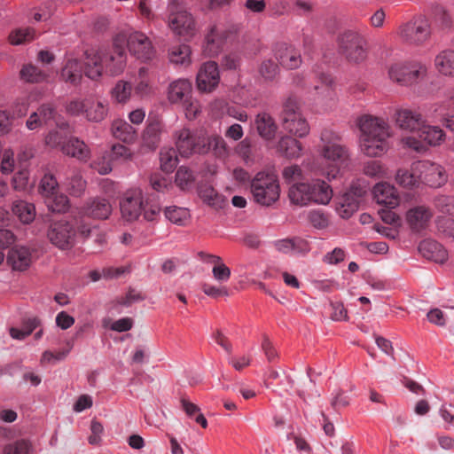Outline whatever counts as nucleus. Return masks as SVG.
<instances>
[{"mask_svg": "<svg viewBox=\"0 0 454 454\" xmlns=\"http://www.w3.org/2000/svg\"><path fill=\"white\" fill-rule=\"evenodd\" d=\"M85 56L84 74L90 79H98L104 71L117 75L126 67L125 42L116 38L111 49L87 51Z\"/></svg>", "mask_w": 454, "mask_h": 454, "instance_id": "1", "label": "nucleus"}, {"mask_svg": "<svg viewBox=\"0 0 454 454\" xmlns=\"http://www.w3.org/2000/svg\"><path fill=\"white\" fill-rule=\"evenodd\" d=\"M319 138L317 147L323 160L319 173L328 180L335 179L340 169L348 164V150L341 144L340 135L331 129H322Z\"/></svg>", "mask_w": 454, "mask_h": 454, "instance_id": "2", "label": "nucleus"}, {"mask_svg": "<svg viewBox=\"0 0 454 454\" xmlns=\"http://www.w3.org/2000/svg\"><path fill=\"white\" fill-rule=\"evenodd\" d=\"M361 131L360 149L368 157H380L388 150L387 139L390 137V128L383 119L372 115H364L358 119Z\"/></svg>", "mask_w": 454, "mask_h": 454, "instance_id": "3", "label": "nucleus"}, {"mask_svg": "<svg viewBox=\"0 0 454 454\" xmlns=\"http://www.w3.org/2000/svg\"><path fill=\"white\" fill-rule=\"evenodd\" d=\"M294 83L298 87L307 89L308 93L317 104H325L334 98L332 88L333 79L324 72L313 71L308 77L296 74L294 77Z\"/></svg>", "mask_w": 454, "mask_h": 454, "instance_id": "4", "label": "nucleus"}, {"mask_svg": "<svg viewBox=\"0 0 454 454\" xmlns=\"http://www.w3.org/2000/svg\"><path fill=\"white\" fill-rule=\"evenodd\" d=\"M339 53L349 63L360 64L368 56V43L358 31L347 29L336 39Z\"/></svg>", "mask_w": 454, "mask_h": 454, "instance_id": "5", "label": "nucleus"}, {"mask_svg": "<svg viewBox=\"0 0 454 454\" xmlns=\"http://www.w3.org/2000/svg\"><path fill=\"white\" fill-rule=\"evenodd\" d=\"M389 79L401 86H412L424 80L427 74V66L419 60H400L388 67Z\"/></svg>", "mask_w": 454, "mask_h": 454, "instance_id": "6", "label": "nucleus"}, {"mask_svg": "<svg viewBox=\"0 0 454 454\" xmlns=\"http://www.w3.org/2000/svg\"><path fill=\"white\" fill-rule=\"evenodd\" d=\"M281 121L283 129L292 136L302 138L309 134V124L301 114L299 100L295 97H288L283 103Z\"/></svg>", "mask_w": 454, "mask_h": 454, "instance_id": "7", "label": "nucleus"}, {"mask_svg": "<svg viewBox=\"0 0 454 454\" xmlns=\"http://www.w3.org/2000/svg\"><path fill=\"white\" fill-rule=\"evenodd\" d=\"M250 188L254 201L262 206L274 204L280 196L278 180L273 173H257L250 181Z\"/></svg>", "mask_w": 454, "mask_h": 454, "instance_id": "8", "label": "nucleus"}, {"mask_svg": "<svg viewBox=\"0 0 454 454\" xmlns=\"http://www.w3.org/2000/svg\"><path fill=\"white\" fill-rule=\"evenodd\" d=\"M400 38L411 45H422L431 36V25L429 20L423 15L413 18L398 28Z\"/></svg>", "mask_w": 454, "mask_h": 454, "instance_id": "9", "label": "nucleus"}, {"mask_svg": "<svg viewBox=\"0 0 454 454\" xmlns=\"http://www.w3.org/2000/svg\"><path fill=\"white\" fill-rule=\"evenodd\" d=\"M205 133L192 131L183 128L174 133L175 145L178 153L184 158L192 154H205L207 147L204 141Z\"/></svg>", "mask_w": 454, "mask_h": 454, "instance_id": "10", "label": "nucleus"}, {"mask_svg": "<svg viewBox=\"0 0 454 454\" xmlns=\"http://www.w3.org/2000/svg\"><path fill=\"white\" fill-rule=\"evenodd\" d=\"M367 192V187L360 183H354L349 189L339 199L336 210L342 218H349L359 208L363 197Z\"/></svg>", "mask_w": 454, "mask_h": 454, "instance_id": "11", "label": "nucleus"}, {"mask_svg": "<svg viewBox=\"0 0 454 454\" xmlns=\"http://www.w3.org/2000/svg\"><path fill=\"white\" fill-rule=\"evenodd\" d=\"M414 171L419 176L420 184H425L431 187H441L448 180L443 167L429 160L414 162Z\"/></svg>", "mask_w": 454, "mask_h": 454, "instance_id": "12", "label": "nucleus"}, {"mask_svg": "<svg viewBox=\"0 0 454 454\" xmlns=\"http://www.w3.org/2000/svg\"><path fill=\"white\" fill-rule=\"evenodd\" d=\"M75 235L74 225L66 221L51 223L47 232L51 243L61 250H68L74 247Z\"/></svg>", "mask_w": 454, "mask_h": 454, "instance_id": "13", "label": "nucleus"}, {"mask_svg": "<svg viewBox=\"0 0 454 454\" xmlns=\"http://www.w3.org/2000/svg\"><path fill=\"white\" fill-rule=\"evenodd\" d=\"M168 27L174 34L191 38L196 33V22L193 16L184 10L171 11L168 16Z\"/></svg>", "mask_w": 454, "mask_h": 454, "instance_id": "14", "label": "nucleus"}, {"mask_svg": "<svg viewBox=\"0 0 454 454\" xmlns=\"http://www.w3.org/2000/svg\"><path fill=\"white\" fill-rule=\"evenodd\" d=\"M127 47L133 56L142 61H148L155 56L152 41L141 32L131 33L127 39Z\"/></svg>", "mask_w": 454, "mask_h": 454, "instance_id": "15", "label": "nucleus"}, {"mask_svg": "<svg viewBox=\"0 0 454 454\" xmlns=\"http://www.w3.org/2000/svg\"><path fill=\"white\" fill-rule=\"evenodd\" d=\"M143 193L138 188L127 191L120 202L122 217L132 222L140 215L143 207Z\"/></svg>", "mask_w": 454, "mask_h": 454, "instance_id": "16", "label": "nucleus"}, {"mask_svg": "<svg viewBox=\"0 0 454 454\" xmlns=\"http://www.w3.org/2000/svg\"><path fill=\"white\" fill-rule=\"evenodd\" d=\"M217 64L214 61L204 63L197 74V87L203 92H211L219 83Z\"/></svg>", "mask_w": 454, "mask_h": 454, "instance_id": "17", "label": "nucleus"}, {"mask_svg": "<svg viewBox=\"0 0 454 454\" xmlns=\"http://www.w3.org/2000/svg\"><path fill=\"white\" fill-rule=\"evenodd\" d=\"M80 213L95 219H106L112 213V206L106 199L92 198L85 202Z\"/></svg>", "mask_w": 454, "mask_h": 454, "instance_id": "18", "label": "nucleus"}, {"mask_svg": "<svg viewBox=\"0 0 454 454\" xmlns=\"http://www.w3.org/2000/svg\"><path fill=\"white\" fill-rule=\"evenodd\" d=\"M396 125L404 130L414 132L420 130L425 121L420 114L411 109H399L395 114Z\"/></svg>", "mask_w": 454, "mask_h": 454, "instance_id": "19", "label": "nucleus"}, {"mask_svg": "<svg viewBox=\"0 0 454 454\" xmlns=\"http://www.w3.org/2000/svg\"><path fill=\"white\" fill-rule=\"evenodd\" d=\"M373 196L378 204L387 207L394 208L400 203V197L394 185L382 182L377 184L373 188Z\"/></svg>", "mask_w": 454, "mask_h": 454, "instance_id": "20", "label": "nucleus"}, {"mask_svg": "<svg viewBox=\"0 0 454 454\" xmlns=\"http://www.w3.org/2000/svg\"><path fill=\"white\" fill-rule=\"evenodd\" d=\"M433 216L429 207L418 206L411 208L406 214L409 226L413 231L419 232L428 226Z\"/></svg>", "mask_w": 454, "mask_h": 454, "instance_id": "21", "label": "nucleus"}, {"mask_svg": "<svg viewBox=\"0 0 454 454\" xmlns=\"http://www.w3.org/2000/svg\"><path fill=\"white\" fill-rule=\"evenodd\" d=\"M57 112L51 104H43L33 112L27 121V127L33 130L43 125H48L51 121H56Z\"/></svg>", "mask_w": 454, "mask_h": 454, "instance_id": "22", "label": "nucleus"}, {"mask_svg": "<svg viewBox=\"0 0 454 454\" xmlns=\"http://www.w3.org/2000/svg\"><path fill=\"white\" fill-rule=\"evenodd\" d=\"M7 262L14 270H25L32 262V253L26 247H13L7 254Z\"/></svg>", "mask_w": 454, "mask_h": 454, "instance_id": "23", "label": "nucleus"}, {"mask_svg": "<svg viewBox=\"0 0 454 454\" xmlns=\"http://www.w3.org/2000/svg\"><path fill=\"white\" fill-rule=\"evenodd\" d=\"M276 58L280 65L287 69L298 68L301 64L300 51L293 45L281 44L276 51Z\"/></svg>", "mask_w": 454, "mask_h": 454, "instance_id": "24", "label": "nucleus"}, {"mask_svg": "<svg viewBox=\"0 0 454 454\" xmlns=\"http://www.w3.org/2000/svg\"><path fill=\"white\" fill-rule=\"evenodd\" d=\"M254 125L262 138L267 141L274 139L278 130V125L270 114L266 112L259 113L255 117Z\"/></svg>", "mask_w": 454, "mask_h": 454, "instance_id": "25", "label": "nucleus"}, {"mask_svg": "<svg viewBox=\"0 0 454 454\" xmlns=\"http://www.w3.org/2000/svg\"><path fill=\"white\" fill-rule=\"evenodd\" d=\"M64 154L76 158L81 161H87L90 152L87 145L77 137H70L61 147Z\"/></svg>", "mask_w": 454, "mask_h": 454, "instance_id": "26", "label": "nucleus"}, {"mask_svg": "<svg viewBox=\"0 0 454 454\" xmlns=\"http://www.w3.org/2000/svg\"><path fill=\"white\" fill-rule=\"evenodd\" d=\"M419 251L428 260L443 262L447 260V252L441 244L434 240L426 239L419 243Z\"/></svg>", "mask_w": 454, "mask_h": 454, "instance_id": "27", "label": "nucleus"}, {"mask_svg": "<svg viewBox=\"0 0 454 454\" xmlns=\"http://www.w3.org/2000/svg\"><path fill=\"white\" fill-rule=\"evenodd\" d=\"M434 66L442 75L454 77V50L441 51L434 58Z\"/></svg>", "mask_w": 454, "mask_h": 454, "instance_id": "28", "label": "nucleus"}, {"mask_svg": "<svg viewBox=\"0 0 454 454\" xmlns=\"http://www.w3.org/2000/svg\"><path fill=\"white\" fill-rule=\"evenodd\" d=\"M311 189V203L326 205L333 197V190L330 185L323 180L316 179L309 183Z\"/></svg>", "mask_w": 454, "mask_h": 454, "instance_id": "29", "label": "nucleus"}, {"mask_svg": "<svg viewBox=\"0 0 454 454\" xmlns=\"http://www.w3.org/2000/svg\"><path fill=\"white\" fill-rule=\"evenodd\" d=\"M192 84L186 79H178L168 87V99L171 103H183L191 97Z\"/></svg>", "mask_w": 454, "mask_h": 454, "instance_id": "30", "label": "nucleus"}, {"mask_svg": "<svg viewBox=\"0 0 454 454\" xmlns=\"http://www.w3.org/2000/svg\"><path fill=\"white\" fill-rule=\"evenodd\" d=\"M108 106L106 101L98 98H87L85 108V117L90 121L98 122L103 121L107 115Z\"/></svg>", "mask_w": 454, "mask_h": 454, "instance_id": "31", "label": "nucleus"}, {"mask_svg": "<svg viewBox=\"0 0 454 454\" xmlns=\"http://www.w3.org/2000/svg\"><path fill=\"white\" fill-rule=\"evenodd\" d=\"M309 183H296L289 188L288 197L292 204L304 207L311 203Z\"/></svg>", "mask_w": 454, "mask_h": 454, "instance_id": "32", "label": "nucleus"}, {"mask_svg": "<svg viewBox=\"0 0 454 454\" xmlns=\"http://www.w3.org/2000/svg\"><path fill=\"white\" fill-rule=\"evenodd\" d=\"M163 129V124L160 120L151 121L143 133V143L145 146L154 150L160 142V135Z\"/></svg>", "mask_w": 454, "mask_h": 454, "instance_id": "33", "label": "nucleus"}, {"mask_svg": "<svg viewBox=\"0 0 454 454\" xmlns=\"http://www.w3.org/2000/svg\"><path fill=\"white\" fill-rule=\"evenodd\" d=\"M61 79L65 82H69L72 85H78L82 78V66L74 59L67 60L60 74Z\"/></svg>", "mask_w": 454, "mask_h": 454, "instance_id": "34", "label": "nucleus"}, {"mask_svg": "<svg viewBox=\"0 0 454 454\" xmlns=\"http://www.w3.org/2000/svg\"><path fill=\"white\" fill-rule=\"evenodd\" d=\"M277 150L287 158H298L301 154L302 145L300 141L290 136H283L278 142Z\"/></svg>", "mask_w": 454, "mask_h": 454, "instance_id": "35", "label": "nucleus"}, {"mask_svg": "<svg viewBox=\"0 0 454 454\" xmlns=\"http://www.w3.org/2000/svg\"><path fill=\"white\" fill-rule=\"evenodd\" d=\"M114 137L124 143L130 144L136 140V129L124 120H115L112 124Z\"/></svg>", "mask_w": 454, "mask_h": 454, "instance_id": "36", "label": "nucleus"}, {"mask_svg": "<svg viewBox=\"0 0 454 454\" xmlns=\"http://www.w3.org/2000/svg\"><path fill=\"white\" fill-rule=\"evenodd\" d=\"M134 92L140 98L148 97L153 93V85L149 70L140 67L134 82Z\"/></svg>", "mask_w": 454, "mask_h": 454, "instance_id": "37", "label": "nucleus"}, {"mask_svg": "<svg viewBox=\"0 0 454 454\" xmlns=\"http://www.w3.org/2000/svg\"><path fill=\"white\" fill-rule=\"evenodd\" d=\"M205 146L207 147L205 154L212 152L214 155L220 159H224L229 154V148L224 139L218 135L204 136Z\"/></svg>", "mask_w": 454, "mask_h": 454, "instance_id": "38", "label": "nucleus"}, {"mask_svg": "<svg viewBox=\"0 0 454 454\" xmlns=\"http://www.w3.org/2000/svg\"><path fill=\"white\" fill-rule=\"evenodd\" d=\"M419 137L429 145H440L445 137L442 129L437 126L427 125L425 122L418 133Z\"/></svg>", "mask_w": 454, "mask_h": 454, "instance_id": "39", "label": "nucleus"}, {"mask_svg": "<svg viewBox=\"0 0 454 454\" xmlns=\"http://www.w3.org/2000/svg\"><path fill=\"white\" fill-rule=\"evenodd\" d=\"M63 184L71 195L79 197L85 190L86 182L82 179L78 170L72 169L67 174Z\"/></svg>", "mask_w": 454, "mask_h": 454, "instance_id": "40", "label": "nucleus"}, {"mask_svg": "<svg viewBox=\"0 0 454 454\" xmlns=\"http://www.w3.org/2000/svg\"><path fill=\"white\" fill-rule=\"evenodd\" d=\"M12 211L23 223H30L35 217L34 204L23 200L15 201L12 206Z\"/></svg>", "mask_w": 454, "mask_h": 454, "instance_id": "41", "label": "nucleus"}, {"mask_svg": "<svg viewBox=\"0 0 454 454\" xmlns=\"http://www.w3.org/2000/svg\"><path fill=\"white\" fill-rule=\"evenodd\" d=\"M397 184L404 188H414L420 184V179L414 171V162L410 169H399L395 176Z\"/></svg>", "mask_w": 454, "mask_h": 454, "instance_id": "42", "label": "nucleus"}, {"mask_svg": "<svg viewBox=\"0 0 454 454\" xmlns=\"http://www.w3.org/2000/svg\"><path fill=\"white\" fill-rule=\"evenodd\" d=\"M200 198L203 202L213 207H221L223 202V196L220 195L211 185L201 184L198 190Z\"/></svg>", "mask_w": 454, "mask_h": 454, "instance_id": "43", "label": "nucleus"}, {"mask_svg": "<svg viewBox=\"0 0 454 454\" xmlns=\"http://www.w3.org/2000/svg\"><path fill=\"white\" fill-rule=\"evenodd\" d=\"M223 43L222 31L217 27H213L206 37L204 51L208 56L216 55Z\"/></svg>", "mask_w": 454, "mask_h": 454, "instance_id": "44", "label": "nucleus"}, {"mask_svg": "<svg viewBox=\"0 0 454 454\" xmlns=\"http://www.w3.org/2000/svg\"><path fill=\"white\" fill-rule=\"evenodd\" d=\"M164 215L168 221L177 225H185L190 218V212L186 207L176 206L167 207Z\"/></svg>", "mask_w": 454, "mask_h": 454, "instance_id": "45", "label": "nucleus"}, {"mask_svg": "<svg viewBox=\"0 0 454 454\" xmlns=\"http://www.w3.org/2000/svg\"><path fill=\"white\" fill-rule=\"evenodd\" d=\"M431 16L434 23L442 30H450L453 26L451 16L442 5L434 6Z\"/></svg>", "mask_w": 454, "mask_h": 454, "instance_id": "46", "label": "nucleus"}, {"mask_svg": "<svg viewBox=\"0 0 454 454\" xmlns=\"http://www.w3.org/2000/svg\"><path fill=\"white\" fill-rule=\"evenodd\" d=\"M191 49L187 44H180L173 46L168 51L170 62L174 64L188 65L190 59Z\"/></svg>", "mask_w": 454, "mask_h": 454, "instance_id": "47", "label": "nucleus"}, {"mask_svg": "<svg viewBox=\"0 0 454 454\" xmlns=\"http://www.w3.org/2000/svg\"><path fill=\"white\" fill-rule=\"evenodd\" d=\"M34 446L29 440L20 439L6 444L3 454H34Z\"/></svg>", "mask_w": 454, "mask_h": 454, "instance_id": "48", "label": "nucleus"}, {"mask_svg": "<svg viewBox=\"0 0 454 454\" xmlns=\"http://www.w3.org/2000/svg\"><path fill=\"white\" fill-rule=\"evenodd\" d=\"M35 30L32 27L16 28L9 35V42L12 45H20L33 41Z\"/></svg>", "mask_w": 454, "mask_h": 454, "instance_id": "49", "label": "nucleus"}, {"mask_svg": "<svg viewBox=\"0 0 454 454\" xmlns=\"http://www.w3.org/2000/svg\"><path fill=\"white\" fill-rule=\"evenodd\" d=\"M56 124L60 129V131L52 130L49 132V134L45 137V143L47 145L52 148L59 147L61 149L62 145L67 143L66 137L64 136L62 131L68 128V124L65 121L59 123L57 121Z\"/></svg>", "mask_w": 454, "mask_h": 454, "instance_id": "50", "label": "nucleus"}, {"mask_svg": "<svg viewBox=\"0 0 454 454\" xmlns=\"http://www.w3.org/2000/svg\"><path fill=\"white\" fill-rule=\"evenodd\" d=\"M160 168L165 172H172L178 163L176 151L173 148H163L160 153Z\"/></svg>", "mask_w": 454, "mask_h": 454, "instance_id": "51", "label": "nucleus"}, {"mask_svg": "<svg viewBox=\"0 0 454 454\" xmlns=\"http://www.w3.org/2000/svg\"><path fill=\"white\" fill-rule=\"evenodd\" d=\"M48 208L51 212L65 213L69 208V200L64 194L55 192L51 197L46 198Z\"/></svg>", "mask_w": 454, "mask_h": 454, "instance_id": "52", "label": "nucleus"}, {"mask_svg": "<svg viewBox=\"0 0 454 454\" xmlns=\"http://www.w3.org/2000/svg\"><path fill=\"white\" fill-rule=\"evenodd\" d=\"M132 86L129 82L119 81L112 90V97L118 103H126L131 95Z\"/></svg>", "mask_w": 454, "mask_h": 454, "instance_id": "53", "label": "nucleus"}, {"mask_svg": "<svg viewBox=\"0 0 454 454\" xmlns=\"http://www.w3.org/2000/svg\"><path fill=\"white\" fill-rule=\"evenodd\" d=\"M434 205L440 213L454 217V196L439 195L434 198Z\"/></svg>", "mask_w": 454, "mask_h": 454, "instance_id": "54", "label": "nucleus"}, {"mask_svg": "<svg viewBox=\"0 0 454 454\" xmlns=\"http://www.w3.org/2000/svg\"><path fill=\"white\" fill-rule=\"evenodd\" d=\"M59 183L52 174H45L40 183V192L46 199L58 192Z\"/></svg>", "mask_w": 454, "mask_h": 454, "instance_id": "55", "label": "nucleus"}, {"mask_svg": "<svg viewBox=\"0 0 454 454\" xmlns=\"http://www.w3.org/2000/svg\"><path fill=\"white\" fill-rule=\"evenodd\" d=\"M21 78L28 82H40L45 80L46 75L34 65H26L20 70Z\"/></svg>", "mask_w": 454, "mask_h": 454, "instance_id": "56", "label": "nucleus"}, {"mask_svg": "<svg viewBox=\"0 0 454 454\" xmlns=\"http://www.w3.org/2000/svg\"><path fill=\"white\" fill-rule=\"evenodd\" d=\"M258 71L265 81H272L278 74L279 68L274 60L265 59L261 63Z\"/></svg>", "mask_w": 454, "mask_h": 454, "instance_id": "57", "label": "nucleus"}, {"mask_svg": "<svg viewBox=\"0 0 454 454\" xmlns=\"http://www.w3.org/2000/svg\"><path fill=\"white\" fill-rule=\"evenodd\" d=\"M194 179L192 172L186 167H180L176 173V184L182 190L188 189Z\"/></svg>", "mask_w": 454, "mask_h": 454, "instance_id": "58", "label": "nucleus"}, {"mask_svg": "<svg viewBox=\"0 0 454 454\" xmlns=\"http://www.w3.org/2000/svg\"><path fill=\"white\" fill-rule=\"evenodd\" d=\"M152 188L158 192H167L173 188L171 181L160 174H153L150 176Z\"/></svg>", "mask_w": 454, "mask_h": 454, "instance_id": "59", "label": "nucleus"}, {"mask_svg": "<svg viewBox=\"0 0 454 454\" xmlns=\"http://www.w3.org/2000/svg\"><path fill=\"white\" fill-rule=\"evenodd\" d=\"M237 152L247 164L254 163L255 161V156L254 154L252 145L247 139H244L239 144Z\"/></svg>", "mask_w": 454, "mask_h": 454, "instance_id": "60", "label": "nucleus"}, {"mask_svg": "<svg viewBox=\"0 0 454 454\" xmlns=\"http://www.w3.org/2000/svg\"><path fill=\"white\" fill-rule=\"evenodd\" d=\"M309 223L317 229H325L329 224V220L326 215L319 210H312L309 215Z\"/></svg>", "mask_w": 454, "mask_h": 454, "instance_id": "61", "label": "nucleus"}, {"mask_svg": "<svg viewBox=\"0 0 454 454\" xmlns=\"http://www.w3.org/2000/svg\"><path fill=\"white\" fill-rule=\"evenodd\" d=\"M364 172L371 177L380 178L385 176V169L382 164L378 160L368 161L364 168Z\"/></svg>", "mask_w": 454, "mask_h": 454, "instance_id": "62", "label": "nucleus"}, {"mask_svg": "<svg viewBox=\"0 0 454 454\" xmlns=\"http://www.w3.org/2000/svg\"><path fill=\"white\" fill-rule=\"evenodd\" d=\"M28 185V171L23 168L18 171L12 178V186L16 191H25Z\"/></svg>", "mask_w": 454, "mask_h": 454, "instance_id": "63", "label": "nucleus"}, {"mask_svg": "<svg viewBox=\"0 0 454 454\" xmlns=\"http://www.w3.org/2000/svg\"><path fill=\"white\" fill-rule=\"evenodd\" d=\"M202 291L205 294L212 298H219L221 296H228L229 292L225 286H213L207 283L203 284Z\"/></svg>", "mask_w": 454, "mask_h": 454, "instance_id": "64", "label": "nucleus"}]
</instances>
